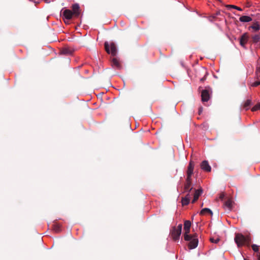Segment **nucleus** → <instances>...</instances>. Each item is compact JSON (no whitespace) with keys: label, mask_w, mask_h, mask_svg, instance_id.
<instances>
[{"label":"nucleus","mask_w":260,"mask_h":260,"mask_svg":"<svg viewBox=\"0 0 260 260\" xmlns=\"http://www.w3.org/2000/svg\"><path fill=\"white\" fill-rule=\"evenodd\" d=\"M104 47L106 51L108 54H111L112 56H115L117 54V48L115 44L113 42H105L104 43Z\"/></svg>","instance_id":"3"},{"label":"nucleus","mask_w":260,"mask_h":260,"mask_svg":"<svg viewBox=\"0 0 260 260\" xmlns=\"http://www.w3.org/2000/svg\"><path fill=\"white\" fill-rule=\"evenodd\" d=\"M258 110H260V103H257L251 109L252 111H255Z\"/></svg>","instance_id":"25"},{"label":"nucleus","mask_w":260,"mask_h":260,"mask_svg":"<svg viewBox=\"0 0 260 260\" xmlns=\"http://www.w3.org/2000/svg\"><path fill=\"white\" fill-rule=\"evenodd\" d=\"M256 72L257 75L260 76V67H258V68H257Z\"/></svg>","instance_id":"31"},{"label":"nucleus","mask_w":260,"mask_h":260,"mask_svg":"<svg viewBox=\"0 0 260 260\" xmlns=\"http://www.w3.org/2000/svg\"><path fill=\"white\" fill-rule=\"evenodd\" d=\"M194 163L193 161L190 160L189 165L187 167V169L186 171V178L191 179V176L193 174V171L194 169Z\"/></svg>","instance_id":"7"},{"label":"nucleus","mask_w":260,"mask_h":260,"mask_svg":"<svg viewBox=\"0 0 260 260\" xmlns=\"http://www.w3.org/2000/svg\"><path fill=\"white\" fill-rule=\"evenodd\" d=\"M258 260H260V253L258 256Z\"/></svg>","instance_id":"37"},{"label":"nucleus","mask_w":260,"mask_h":260,"mask_svg":"<svg viewBox=\"0 0 260 260\" xmlns=\"http://www.w3.org/2000/svg\"><path fill=\"white\" fill-rule=\"evenodd\" d=\"M260 85V81H256L252 83L251 86L256 87Z\"/></svg>","instance_id":"29"},{"label":"nucleus","mask_w":260,"mask_h":260,"mask_svg":"<svg viewBox=\"0 0 260 260\" xmlns=\"http://www.w3.org/2000/svg\"><path fill=\"white\" fill-rule=\"evenodd\" d=\"M111 65L113 68L120 70L121 68V65L116 58H113L111 59Z\"/></svg>","instance_id":"12"},{"label":"nucleus","mask_w":260,"mask_h":260,"mask_svg":"<svg viewBox=\"0 0 260 260\" xmlns=\"http://www.w3.org/2000/svg\"><path fill=\"white\" fill-rule=\"evenodd\" d=\"M234 240L238 247L245 244L248 245L251 242V239L249 236L245 237L240 233L236 234Z\"/></svg>","instance_id":"1"},{"label":"nucleus","mask_w":260,"mask_h":260,"mask_svg":"<svg viewBox=\"0 0 260 260\" xmlns=\"http://www.w3.org/2000/svg\"><path fill=\"white\" fill-rule=\"evenodd\" d=\"M201 168L203 170L208 172H210L211 170V168L207 160H204L201 162Z\"/></svg>","instance_id":"11"},{"label":"nucleus","mask_w":260,"mask_h":260,"mask_svg":"<svg viewBox=\"0 0 260 260\" xmlns=\"http://www.w3.org/2000/svg\"><path fill=\"white\" fill-rule=\"evenodd\" d=\"M202 101L203 102H207L210 99L209 91L207 89L203 90L201 93Z\"/></svg>","instance_id":"10"},{"label":"nucleus","mask_w":260,"mask_h":260,"mask_svg":"<svg viewBox=\"0 0 260 260\" xmlns=\"http://www.w3.org/2000/svg\"><path fill=\"white\" fill-rule=\"evenodd\" d=\"M252 248L253 250L255 252H257L258 251V246L256 245L253 244L252 245Z\"/></svg>","instance_id":"27"},{"label":"nucleus","mask_w":260,"mask_h":260,"mask_svg":"<svg viewBox=\"0 0 260 260\" xmlns=\"http://www.w3.org/2000/svg\"><path fill=\"white\" fill-rule=\"evenodd\" d=\"M72 11L66 9V19H70L73 15L78 17L80 14V7L78 4H75L72 6Z\"/></svg>","instance_id":"2"},{"label":"nucleus","mask_w":260,"mask_h":260,"mask_svg":"<svg viewBox=\"0 0 260 260\" xmlns=\"http://www.w3.org/2000/svg\"><path fill=\"white\" fill-rule=\"evenodd\" d=\"M252 6V3L250 1H247L245 4V7L249 8Z\"/></svg>","instance_id":"28"},{"label":"nucleus","mask_w":260,"mask_h":260,"mask_svg":"<svg viewBox=\"0 0 260 260\" xmlns=\"http://www.w3.org/2000/svg\"><path fill=\"white\" fill-rule=\"evenodd\" d=\"M71 77H71V74H70L69 75V79H71Z\"/></svg>","instance_id":"36"},{"label":"nucleus","mask_w":260,"mask_h":260,"mask_svg":"<svg viewBox=\"0 0 260 260\" xmlns=\"http://www.w3.org/2000/svg\"><path fill=\"white\" fill-rule=\"evenodd\" d=\"M203 190L201 188L199 189H195V192L194 193L193 197L194 198H197V199H198L199 196L201 194Z\"/></svg>","instance_id":"19"},{"label":"nucleus","mask_w":260,"mask_h":260,"mask_svg":"<svg viewBox=\"0 0 260 260\" xmlns=\"http://www.w3.org/2000/svg\"><path fill=\"white\" fill-rule=\"evenodd\" d=\"M197 200H198V199H197V198H194L193 197V199L192 201V203H195Z\"/></svg>","instance_id":"33"},{"label":"nucleus","mask_w":260,"mask_h":260,"mask_svg":"<svg viewBox=\"0 0 260 260\" xmlns=\"http://www.w3.org/2000/svg\"><path fill=\"white\" fill-rule=\"evenodd\" d=\"M60 54H65V49L62 48L61 50H60Z\"/></svg>","instance_id":"32"},{"label":"nucleus","mask_w":260,"mask_h":260,"mask_svg":"<svg viewBox=\"0 0 260 260\" xmlns=\"http://www.w3.org/2000/svg\"><path fill=\"white\" fill-rule=\"evenodd\" d=\"M209 213V214H210L211 215H212V214H213L212 211L210 209L205 208L203 209L201 211L200 214L204 215V214H205L206 213Z\"/></svg>","instance_id":"18"},{"label":"nucleus","mask_w":260,"mask_h":260,"mask_svg":"<svg viewBox=\"0 0 260 260\" xmlns=\"http://www.w3.org/2000/svg\"><path fill=\"white\" fill-rule=\"evenodd\" d=\"M225 6L228 8H233V9H236L238 11H242V9L241 8L238 7L235 5H225Z\"/></svg>","instance_id":"23"},{"label":"nucleus","mask_w":260,"mask_h":260,"mask_svg":"<svg viewBox=\"0 0 260 260\" xmlns=\"http://www.w3.org/2000/svg\"><path fill=\"white\" fill-rule=\"evenodd\" d=\"M219 240H220V239L218 238H217L215 239L214 238H210V241H211V242L214 243H217L219 241Z\"/></svg>","instance_id":"26"},{"label":"nucleus","mask_w":260,"mask_h":260,"mask_svg":"<svg viewBox=\"0 0 260 260\" xmlns=\"http://www.w3.org/2000/svg\"><path fill=\"white\" fill-rule=\"evenodd\" d=\"M249 36L247 33L243 34L239 39L240 44L243 47H245L246 44L247 43Z\"/></svg>","instance_id":"8"},{"label":"nucleus","mask_w":260,"mask_h":260,"mask_svg":"<svg viewBox=\"0 0 260 260\" xmlns=\"http://www.w3.org/2000/svg\"><path fill=\"white\" fill-rule=\"evenodd\" d=\"M252 28L255 31H257L260 29V26L258 22H254L252 25L249 27V29Z\"/></svg>","instance_id":"17"},{"label":"nucleus","mask_w":260,"mask_h":260,"mask_svg":"<svg viewBox=\"0 0 260 260\" xmlns=\"http://www.w3.org/2000/svg\"><path fill=\"white\" fill-rule=\"evenodd\" d=\"M251 100H246V101L245 102V103L244 104V107L245 108H246V109H248L249 106L251 105Z\"/></svg>","instance_id":"24"},{"label":"nucleus","mask_w":260,"mask_h":260,"mask_svg":"<svg viewBox=\"0 0 260 260\" xmlns=\"http://www.w3.org/2000/svg\"><path fill=\"white\" fill-rule=\"evenodd\" d=\"M74 52V50L68 46H66V55H72Z\"/></svg>","instance_id":"22"},{"label":"nucleus","mask_w":260,"mask_h":260,"mask_svg":"<svg viewBox=\"0 0 260 260\" xmlns=\"http://www.w3.org/2000/svg\"><path fill=\"white\" fill-rule=\"evenodd\" d=\"M239 20L242 22H248L252 21V19L248 16H242L240 17Z\"/></svg>","instance_id":"16"},{"label":"nucleus","mask_w":260,"mask_h":260,"mask_svg":"<svg viewBox=\"0 0 260 260\" xmlns=\"http://www.w3.org/2000/svg\"><path fill=\"white\" fill-rule=\"evenodd\" d=\"M190 199V195L189 194V193H188L184 198H182V205L183 206L187 205L189 203Z\"/></svg>","instance_id":"13"},{"label":"nucleus","mask_w":260,"mask_h":260,"mask_svg":"<svg viewBox=\"0 0 260 260\" xmlns=\"http://www.w3.org/2000/svg\"><path fill=\"white\" fill-rule=\"evenodd\" d=\"M224 193L222 192L219 195V199L221 200H222L224 198Z\"/></svg>","instance_id":"30"},{"label":"nucleus","mask_w":260,"mask_h":260,"mask_svg":"<svg viewBox=\"0 0 260 260\" xmlns=\"http://www.w3.org/2000/svg\"><path fill=\"white\" fill-rule=\"evenodd\" d=\"M182 224H179L177 227H173L170 232V234L174 241H177L179 239L182 232Z\"/></svg>","instance_id":"4"},{"label":"nucleus","mask_w":260,"mask_h":260,"mask_svg":"<svg viewBox=\"0 0 260 260\" xmlns=\"http://www.w3.org/2000/svg\"><path fill=\"white\" fill-rule=\"evenodd\" d=\"M191 179L187 178L186 179V182L184 187V192H188V193L192 189V187H191Z\"/></svg>","instance_id":"9"},{"label":"nucleus","mask_w":260,"mask_h":260,"mask_svg":"<svg viewBox=\"0 0 260 260\" xmlns=\"http://www.w3.org/2000/svg\"><path fill=\"white\" fill-rule=\"evenodd\" d=\"M224 206H225L228 209L231 210L233 206L232 200L231 199L228 198L227 200L224 202Z\"/></svg>","instance_id":"14"},{"label":"nucleus","mask_w":260,"mask_h":260,"mask_svg":"<svg viewBox=\"0 0 260 260\" xmlns=\"http://www.w3.org/2000/svg\"><path fill=\"white\" fill-rule=\"evenodd\" d=\"M68 62H70V59H69V60H68Z\"/></svg>","instance_id":"38"},{"label":"nucleus","mask_w":260,"mask_h":260,"mask_svg":"<svg viewBox=\"0 0 260 260\" xmlns=\"http://www.w3.org/2000/svg\"><path fill=\"white\" fill-rule=\"evenodd\" d=\"M189 238L188 240H186L188 241V246L189 249H192L196 248L198 245L199 240L197 234H193L192 235L189 234Z\"/></svg>","instance_id":"5"},{"label":"nucleus","mask_w":260,"mask_h":260,"mask_svg":"<svg viewBox=\"0 0 260 260\" xmlns=\"http://www.w3.org/2000/svg\"><path fill=\"white\" fill-rule=\"evenodd\" d=\"M52 227L55 233H59L61 231L60 225L57 222H54Z\"/></svg>","instance_id":"15"},{"label":"nucleus","mask_w":260,"mask_h":260,"mask_svg":"<svg viewBox=\"0 0 260 260\" xmlns=\"http://www.w3.org/2000/svg\"><path fill=\"white\" fill-rule=\"evenodd\" d=\"M197 200H198V199H197V198H194L193 197V199L192 201V203H195Z\"/></svg>","instance_id":"34"},{"label":"nucleus","mask_w":260,"mask_h":260,"mask_svg":"<svg viewBox=\"0 0 260 260\" xmlns=\"http://www.w3.org/2000/svg\"><path fill=\"white\" fill-rule=\"evenodd\" d=\"M191 222L189 220H185L184 223V238L185 240L189 239V233L190 232V229L191 226Z\"/></svg>","instance_id":"6"},{"label":"nucleus","mask_w":260,"mask_h":260,"mask_svg":"<svg viewBox=\"0 0 260 260\" xmlns=\"http://www.w3.org/2000/svg\"><path fill=\"white\" fill-rule=\"evenodd\" d=\"M60 20L65 22V9H62L60 14Z\"/></svg>","instance_id":"20"},{"label":"nucleus","mask_w":260,"mask_h":260,"mask_svg":"<svg viewBox=\"0 0 260 260\" xmlns=\"http://www.w3.org/2000/svg\"><path fill=\"white\" fill-rule=\"evenodd\" d=\"M201 80L202 81H204V79H203V78H202V79H201Z\"/></svg>","instance_id":"39"},{"label":"nucleus","mask_w":260,"mask_h":260,"mask_svg":"<svg viewBox=\"0 0 260 260\" xmlns=\"http://www.w3.org/2000/svg\"><path fill=\"white\" fill-rule=\"evenodd\" d=\"M79 76V73L78 72H76L75 73V76L78 77Z\"/></svg>","instance_id":"35"},{"label":"nucleus","mask_w":260,"mask_h":260,"mask_svg":"<svg viewBox=\"0 0 260 260\" xmlns=\"http://www.w3.org/2000/svg\"><path fill=\"white\" fill-rule=\"evenodd\" d=\"M252 42L257 43L260 40V35H255L252 37Z\"/></svg>","instance_id":"21"}]
</instances>
